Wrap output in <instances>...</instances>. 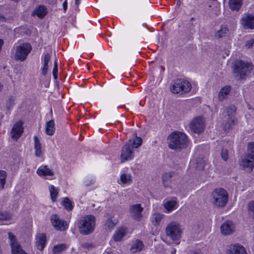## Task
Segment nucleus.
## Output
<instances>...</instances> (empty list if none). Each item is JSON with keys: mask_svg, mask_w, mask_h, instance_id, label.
I'll return each mask as SVG.
<instances>
[{"mask_svg": "<svg viewBox=\"0 0 254 254\" xmlns=\"http://www.w3.org/2000/svg\"><path fill=\"white\" fill-rule=\"evenodd\" d=\"M168 146L176 151H181L188 146L189 139L184 133L176 131L171 133L168 137Z\"/></svg>", "mask_w": 254, "mask_h": 254, "instance_id": "f257e3e1", "label": "nucleus"}, {"mask_svg": "<svg viewBox=\"0 0 254 254\" xmlns=\"http://www.w3.org/2000/svg\"><path fill=\"white\" fill-rule=\"evenodd\" d=\"M253 69V65L251 63L238 60L235 62L233 74L237 80H245L251 73Z\"/></svg>", "mask_w": 254, "mask_h": 254, "instance_id": "f03ea898", "label": "nucleus"}, {"mask_svg": "<svg viewBox=\"0 0 254 254\" xmlns=\"http://www.w3.org/2000/svg\"><path fill=\"white\" fill-rule=\"evenodd\" d=\"M236 107L234 105H231L223 109L222 113L223 128L226 131H228L235 125L236 120L235 115L236 112Z\"/></svg>", "mask_w": 254, "mask_h": 254, "instance_id": "7ed1b4c3", "label": "nucleus"}, {"mask_svg": "<svg viewBox=\"0 0 254 254\" xmlns=\"http://www.w3.org/2000/svg\"><path fill=\"white\" fill-rule=\"evenodd\" d=\"M96 218L92 215H87L81 217L78 221L77 227L80 234L88 235L95 229Z\"/></svg>", "mask_w": 254, "mask_h": 254, "instance_id": "20e7f679", "label": "nucleus"}, {"mask_svg": "<svg viewBox=\"0 0 254 254\" xmlns=\"http://www.w3.org/2000/svg\"><path fill=\"white\" fill-rule=\"evenodd\" d=\"M165 230L167 236L176 244H179L183 233L181 225L177 222L172 221L167 225Z\"/></svg>", "mask_w": 254, "mask_h": 254, "instance_id": "39448f33", "label": "nucleus"}, {"mask_svg": "<svg viewBox=\"0 0 254 254\" xmlns=\"http://www.w3.org/2000/svg\"><path fill=\"white\" fill-rule=\"evenodd\" d=\"M213 204L220 207H224L228 201V194L227 191L223 188L215 189L212 192Z\"/></svg>", "mask_w": 254, "mask_h": 254, "instance_id": "423d86ee", "label": "nucleus"}, {"mask_svg": "<svg viewBox=\"0 0 254 254\" xmlns=\"http://www.w3.org/2000/svg\"><path fill=\"white\" fill-rule=\"evenodd\" d=\"M191 88V84L188 81L182 78L174 80L170 87L171 91L175 94L179 93L183 94L189 92Z\"/></svg>", "mask_w": 254, "mask_h": 254, "instance_id": "0eeeda50", "label": "nucleus"}, {"mask_svg": "<svg viewBox=\"0 0 254 254\" xmlns=\"http://www.w3.org/2000/svg\"><path fill=\"white\" fill-rule=\"evenodd\" d=\"M31 50L32 47L29 43H24L20 44L16 47L15 59L21 62L25 61Z\"/></svg>", "mask_w": 254, "mask_h": 254, "instance_id": "6e6552de", "label": "nucleus"}, {"mask_svg": "<svg viewBox=\"0 0 254 254\" xmlns=\"http://www.w3.org/2000/svg\"><path fill=\"white\" fill-rule=\"evenodd\" d=\"M190 129L194 133H200L205 128L204 120L202 117H197L192 120L189 125Z\"/></svg>", "mask_w": 254, "mask_h": 254, "instance_id": "1a4fd4ad", "label": "nucleus"}, {"mask_svg": "<svg viewBox=\"0 0 254 254\" xmlns=\"http://www.w3.org/2000/svg\"><path fill=\"white\" fill-rule=\"evenodd\" d=\"M134 156L133 147L131 145V139L125 143L123 146L121 155V161L124 162L130 160Z\"/></svg>", "mask_w": 254, "mask_h": 254, "instance_id": "9d476101", "label": "nucleus"}, {"mask_svg": "<svg viewBox=\"0 0 254 254\" xmlns=\"http://www.w3.org/2000/svg\"><path fill=\"white\" fill-rule=\"evenodd\" d=\"M241 24L244 29H254V14L245 13L241 19Z\"/></svg>", "mask_w": 254, "mask_h": 254, "instance_id": "9b49d317", "label": "nucleus"}, {"mask_svg": "<svg viewBox=\"0 0 254 254\" xmlns=\"http://www.w3.org/2000/svg\"><path fill=\"white\" fill-rule=\"evenodd\" d=\"M51 222L54 227L57 230L64 231L67 228V225L64 220L60 219L56 214L52 215Z\"/></svg>", "mask_w": 254, "mask_h": 254, "instance_id": "f8f14e48", "label": "nucleus"}, {"mask_svg": "<svg viewBox=\"0 0 254 254\" xmlns=\"http://www.w3.org/2000/svg\"><path fill=\"white\" fill-rule=\"evenodd\" d=\"M226 254H248L245 247L239 244L230 245L227 249Z\"/></svg>", "mask_w": 254, "mask_h": 254, "instance_id": "ddd939ff", "label": "nucleus"}, {"mask_svg": "<svg viewBox=\"0 0 254 254\" xmlns=\"http://www.w3.org/2000/svg\"><path fill=\"white\" fill-rule=\"evenodd\" d=\"M220 230L222 235H230L235 231V225L232 221L227 220L221 225Z\"/></svg>", "mask_w": 254, "mask_h": 254, "instance_id": "4468645a", "label": "nucleus"}, {"mask_svg": "<svg viewBox=\"0 0 254 254\" xmlns=\"http://www.w3.org/2000/svg\"><path fill=\"white\" fill-rule=\"evenodd\" d=\"M22 127V123L17 122L13 126L11 131V136L13 139L17 140L22 135L23 130Z\"/></svg>", "mask_w": 254, "mask_h": 254, "instance_id": "2eb2a0df", "label": "nucleus"}, {"mask_svg": "<svg viewBox=\"0 0 254 254\" xmlns=\"http://www.w3.org/2000/svg\"><path fill=\"white\" fill-rule=\"evenodd\" d=\"M143 208L140 204H136L131 206L130 208V213L135 219L139 220L142 217L141 212Z\"/></svg>", "mask_w": 254, "mask_h": 254, "instance_id": "dca6fc26", "label": "nucleus"}, {"mask_svg": "<svg viewBox=\"0 0 254 254\" xmlns=\"http://www.w3.org/2000/svg\"><path fill=\"white\" fill-rule=\"evenodd\" d=\"M36 246L37 249L42 251L45 248L47 240L46 235L44 234H39L36 238Z\"/></svg>", "mask_w": 254, "mask_h": 254, "instance_id": "f3484780", "label": "nucleus"}, {"mask_svg": "<svg viewBox=\"0 0 254 254\" xmlns=\"http://www.w3.org/2000/svg\"><path fill=\"white\" fill-rule=\"evenodd\" d=\"M37 173L38 175L40 176H53L54 175V172L50 168H49L47 165L40 166L37 169Z\"/></svg>", "mask_w": 254, "mask_h": 254, "instance_id": "a211bd4d", "label": "nucleus"}, {"mask_svg": "<svg viewBox=\"0 0 254 254\" xmlns=\"http://www.w3.org/2000/svg\"><path fill=\"white\" fill-rule=\"evenodd\" d=\"M175 172L165 173L162 175V183L165 188L169 187L170 185L171 179L175 175Z\"/></svg>", "mask_w": 254, "mask_h": 254, "instance_id": "6ab92c4d", "label": "nucleus"}, {"mask_svg": "<svg viewBox=\"0 0 254 254\" xmlns=\"http://www.w3.org/2000/svg\"><path fill=\"white\" fill-rule=\"evenodd\" d=\"M229 31L228 27L226 25H221L219 30L217 31L215 34V37L217 39H220L227 35Z\"/></svg>", "mask_w": 254, "mask_h": 254, "instance_id": "aec40b11", "label": "nucleus"}, {"mask_svg": "<svg viewBox=\"0 0 254 254\" xmlns=\"http://www.w3.org/2000/svg\"><path fill=\"white\" fill-rule=\"evenodd\" d=\"M48 11L45 6L41 5L36 8L33 11V14L36 15L40 18H43L47 14Z\"/></svg>", "mask_w": 254, "mask_h": 254, "instance_id": "412c9836", "label": "nucleus"}, {"mask_svg": "<svg viewBox=\"0 0 254 254\" xmlns=\"http://www.w3.org/2000/svg\"><path fill=\"white\" fill-rule=\"evenodd\" d=\"M144 246L142 242L139 240H136L131 246L130 251L132 253H135L137 252L141 251Z\"/></svg>", "mask_w": 254, "mask_h": 254, "instance_id": "4be33fe9", "label": "nucleus"}, {"mask_svg": "<svg viewBox=\"0 0 254 254\" xmlns=\"http://www.w3.org/2000/svg\"><path fill=\"white\" fill-rule=\"evenodd\" d=\"M242 0H229V4L232 10L238 11L242 6Z\"/></svg>", "mask_w": 254, "mask_h": 254, "instance_id": "5701e85b", "label": "nucleus"}, {"mask_svg": "<svg viewBox=\"0 0 254 254\" xmlns=\"http://www.w3.org/2000/svg\"><path fill=\"white\" fill-rule=\"evenodd\" d=\"M230 91V87L226 86L223 87L219 92L218 98L220 101L226 99Z\"/></svg>", "mask_w": 254, "mask_h": 254, "instance_id": "b1692460", "label": "nucleus"}, {"mask_svg": "<svg viewBox=\"0 0 254 254\" xmlns=\"http://www.w3.org/2000/svg\"><path fill=\"white\" fill-rule=\"evenodd\" d=\"M55 123L53 120L47 122L46 127V133L49 135H52L55 132Z\"/></svg>", "mask_w": 254, "mask_h": 254, "instance_id": "393cba45", "label": "nucleus"}, {"mask_svg": "<svg viewBox=\"0 0 254 254\" xmlns=\"http://www.w3.org/2000/svg\"><path fill=\"white\" fill-rule=\"evenodd\" d=\"M126 234V229L124 228H121L116 231L114 234L113 238L115 241L119 242L122 240L123 238Z\"/></svg>", "mask_w": 254, "mask_h": 254, "instance_id": "a878e982", "label": "nucleus"}, {"mask_svg": "<svg viewBox=\"0 0 254 254\" xmlns=\"http://www.w3.org/2000/svg\"><path fill=\"white\" fill-rule=\"evenodd\" d=\"M34 149L35 150V155L37 157H40L42 154L41 144L37 136H34Z\"/></svg>", "mask_w": 254, "mask_h": 254, "instance_id": "bb28decb", "label": "nucleus"}, {"mask_svg": "<svg viewBox=\"0 0 254 254\" xmlns=\"http://www.w3.org/2000/svg\"><path fill=\"white\" fill-rule=\"evenodd\" d=\"M164 217V215L161 213H155L151 218V222L153 225L158 226Z\"/></svg>", "mask_w": 254, "mask_h": 254, "instance_id": "cd10ccee", "label": "nucleus"}, {"mask_svg": "<svg viewBox=\"0 0 254 254\" xmlns=\"http://www.w3.org/2000/svg\"><path fill=\"white\" fill-rule=\"evenodd\" d=\"M51 60V56L47 53L44 55V65L42 69V73L43 75H46L47 73L48 69V63Z\"/></svg>", "mask_w": 254, "mask_h": 254, "instance_id": "c85d7f7f", "label": "nucleus"}, {"mask_svg": "<svg viewBox=\"0 0 254 254\" xmlns=\"http://www.w3.org/2000/svg\"><path fill=\"white\" fill-rule=\"evenodd\" d=\"M67 249V246L64 244H61L53 247L52 252L53 254H60Z\"/></svg>", "mask_w": 254, "mask_h": 254, "instance_id": "c756f323", "label": "nucleus"}, {"mask_svg": "<svg viewBox=\"0 0 254 254\" xmlns=\"http://www.w3.org/2000/svg\"><path fill=\"white\" fill-rule=\"evenodd\" d=\"M245 158L243 159L241 162V165L244 168H247L252 170L254 167V159Z\"/></svg>", "mask_w": 254, "mask_h": 254, "instance_id": "7c9ffc66", "label": "nucleus"}, {"mask_svg": "<svg viewBox=\"0 0 254 254\" xmlns=\"http://www.w3.org/2000/svg\"><path fill=\"white\" fill-rule=\"evenodd\" d=\"M177 203V202L176 200H171L165 202L164 204V206L168 211L170 212L176 208Z\"/></svg>", "mask_w": 254, "mask_h": 254, "instance_id": "2f4dec72", "label": "nucleus"}, {"mask_svg": "<svg viewBox=\"0 0 254 254\" xmlns=\"http://www.w3.org/2000/svg\"><path fill=\"white\" fill-rule=\"evenodd\" d=\"M62 204L67 211H71L73 209L72 201L68 198L65 197L62 202Z\"/></svg>", "mask_w": 254, "mask_h": 254, "instance_id": "473e14b6", "label": "nucleus"}, {"mask_svg": "<svg viewBox=\"0 0 254 254\" xmlns=\"http://www.w3.org/2000/svg\"><path fill=\"white\" fill-rule=\"evenodd\" d=\"M247 156L250 159H254V141L248 144Z\"/></svg>", "mask_w": 254, "mask_h": 254, "instance_id": "72a5a7b5", "label": "nucleus"}, {"mask_svg": "<svg viewBox=\"0 0 254 254\" xmlns=\"http://www.w3.org/2000/svg\"><path fill=\"white\" fill-rule=\"evenodd\" d=\"M120 180L124 184H130L132 182V177L129 175L123 174L120 177Z\"/></svg>", "mask_w": 254, "mask_h": 254, "instance_id": "f704fd0d", "label": "nucleus"}, {"mask_svg": "<svg viewBox=\"0 0 254 254\" xmlns=\"http://www.w3.org/2000/svg\"><path fill=\"white\" fill-rule=\"evenodd\" d=\"M49 190L50 192V195L51 199L53 201H55L58 194V190L53 185H50L49 187Z\"/></svg>", "mask_w": 254, "mask_h": 254, "instance_id": "c9c22d12", "label": "nucleus"}, {"mask_svg": "<svg viewBox=\"0 0 254 254\" xmlns=\"http://www.w3.org/2000/svg\"><path fill=\"white\" fill-rule=\"evenodd\" d=\"M6 173L4 171H0V190L4 188L5 184Z\"/></svg>", "mask_w": 254, "mask_h": 254, "instance_id": "e433bc0d", "label": "nucleus"}, {"mask_svg": "<svg viewBox=\"0 0 254 254\" xmlns=\"http://www.w3.org/2000/svg\"><path fill=\"white\" fill-rule=\"evenodd\" d=\"M142 139L140 137L136 136L135 138L131 140V145L133 148H138L142 144Z\"/></svg>", "mask_w": 254, "mask_h": 254, "instance_id": "4c0bfd02", "label": "nucleus"}, {"mask_svg": "<svg viewBox=\"0 0 254 254\" xmlns=\"http://www.w3.org/2000/svg\"><path fill=\"white\" fill-rule=\"evenodd\" d=\"M248 211L250 217L254 219V200H252L248 203Z\"/></svg>", "mask_w": 254, "mask_h": 254, "instance_id": "58836bf2", "label": "nucleus"}, {"mask_svg": "<svg viewBox=\"0 0 254 254\" xmlns=\"http://www.w3.org/2000/svg\"><path fill=\"white\" fill-rule=\"evenodd\" d=\"M12 217V214L6 211H0V220H8Z\"/></svg>", "mask_w": 254, "mask_h": 254, "instance_id": "ea45409f", "label": "nucleus"}, {"mask_svg": "<svg viewBox=\"0 0 254 254\" xmlns=\"http://www.w3.org/2000/svg\"><path fill=\"white\" fill-rule=\"evenodd\" d=\"M11 251L12 254H27L26 253L21 249L20 245H17V246L13 247V248H11Z\"/></svg>", "mask_w": 254, "mask_h": 254, "instance_id": "a19ab883", "label": "nucleus"}, {"mask_svg": "<svg viewBox=\"0 0 254 254\" xmlns=\"http://www.w3.org/2000/svg\"><path fill=\"white\" fill-rule=\"evenodd\" d=\"M58 61H57V59H56L54 62V68H53V74L54 77L55 79H57V78H58Z\"/></svg>", "mask_w": 254, "mask_h": 254, "instance_id": "79ce46f5", "label": "nucleus"}, {"mask_svg": "<svg viewBox=\"0 0 254 254\" xmlns=\"http://www.w3.org/2000/svg\"><path fill=\"white\" fill-rule=\"evenodd\" d=\"M221 155L223 160H227L228 158V150L227 148H225V147H224L222 148Z\"/></svg>", "mask_w": 254, "mask_h": 254, "instance_id": "37998d69", "label": "nucleus"}, {"mask_svg": "<svg viewBox=\"0 0 254 254\" xmlns=\"http://www.w3.org/2000/svg\"><path fill=\"white\" fill-rule=\"evenodd\" d=\"M15 99L13 96L9 97L8 100L6 102V108L10 109L14 105Z\"/></svg>", "mask_w": 254, "mask_h": 254, "instance_id": "c03bdc74", "label": "nucleus"}, {"mask_svg": "<svg viewBox=\"0 0 254 254\" xmlns=\"http://www.w3.org/2000/svg\"><path fill=\"white\" fill-rule=\"evenodd\" d=\"M254 45V39H251L245 42V46L247 49L251 48Z\"/></svg>", "mask_w": 254, "mask_h": 254, "instance_id": "a18cd8bd", "label": "nucleus"}, {"mask_svg": "<svg viewBox=\"0 0 254 254\" xmlns=\"http://www.w3.org/2000/svg\"><path fill=\"white\" fill-rule=\"evenodd\" d=\"M10 245L11 247V248H13V247H15V246H17V245H19L17 241V239L16 238H15L14 239H12V240H10Z\"/></svg>", "mask_w": 254, "mask_h": 254, "instance_id": "49530a36", "label": "nucleus"}, {"mask_svg": "<svg viewBox=\"0 0 254 254\" xmlns=\"http://www.w3.org/2000/svg\"><path fill=\"white\" fill-rule=\"evenodd\" d=\"M82 246V247H83L84 248L88 249V248H90L93 247L94 245L92 243H85L83 244Z\"/></svg>", "mask_w": 254, "mask_h": 254, "instance_id": "de8ad7c7", "label": "nucleus"}, {"mask_svg": "<svg viewBox=\"0 0 254 254\" xmlns=\"http://www.w3.org/2000/svg\"><path fill=\"white\" fill-rule=\"evenodd\" d=\"M8 238L9 239V240H12V239H14L15 237V236H14V235L13 234H12V233H8Z\"/></svg>", "mask_w": 254, "mask_h": 254, "instance_id": "09e8293b", "label": "nucleus"}, {"mask_svg": "<svg viewBox=\"0 0 254 254\" xmlns=\"http://www.w3.org/2000/svg\"><path fill=\"white\" fill-rule=\"evenodd\" d=\"M63 6L64 10V11H65L67 9V2L66 0H65L63 2Z\"/></svg>", "mask_w": 254, "mask_h": 254, "instance_id": "8fccbe9b", "label": "nucleus"}, {"mask_svg": "<svg viewBox=\"0 0 254 254\" xmlns=\"http://www.w3.org/2000/svg\"><path fill=\"white\" fill-rule=\"evenodd\" d=\"M193 254H202V253L200 250H196L193 252Z\"/></svg>", "mask_w": 254, "mask_h": 254, "instance_id": "3c124183", "label": "nucleus"}, {"mask_svg": "<svg viewBox=\"0 0 254 254\" xmlns=\"http://www.w3.org/2000/svg\"><path fill=\"white\" fill-rule=\"evenodd\" d=\"M79 1L80 0H75V4L77 7H78L79 4Z\"/></svg>", "mask_w": 254, "mask_h": 254, "instance_id": "603ef678", "label": "nucleus"}, {"mask_svg": "<svg viewBox=\"0 0 254 254\" xmlns=\"http://www.w3.org/2000/svg\"><path fill=\"white\" fill-rule=\"evenodd\" d=\"M5 19V18L3 16H2V15L0 16V21H4Z\"/></svg>", "mask_w": 254, "mask_h": 254, "instance_id": "864d4df0", "label": "nucleus"}, {"mask_svg": "<svg viewBox=\"0 0 254 254\" xmlns=\"http://www.w3.org/2000/svg\"><path fill=\"white\" fill-rule=\"evenodd\" d=\"M176 249H173V250L171 251V254H175L176 253Z\"/></svg>", "mask_w": 254, "mask_h": 254, "instance_id": "5fc2aeb1", "label": "nucleus"}, {"mask_svg": "<svg viewBox=\"0 0 254 254\" xmlns=\"http://www.w3.org/2000/svg\"><path fill=\"white\" fill-rule=\"evenodd\" d=\"M180 3H181L180 0H178V1H177V6H180Z\"/></svg>", "mask_w": 254, "mask_h": 254, "instance_id": "6e6d98bb", "label": "nucleus"}, {"mask_svg": "<svg viewBox=\"0 0 254 254\" xmlns=\"http://www.w3.org/2000/svg\"><path fill=\"white\" fill-rule=\"evenodd\" d=\"M1 88H2V85L0 83V91L1 90Z\"/></svg>", "mask_w": 254, "mask_h": 254, "instance_id": "4d7b16f0", "label": "nucleus"}, {"mask_svg": "<svg viewBox=\"0 0 254 254\" xmlns=\"http://www.w3.org/2000/svg\"><path fill=\"white\" fill-rule=\"evenodd\" d=\"M107 221H110V222H111L112 221L111 220H109V219H108Z\"/></svg>", "mask_w": 254, "mask_h": 254, "instance_id": "13d9d810", "label": "nucleus"}, {"mask_svg": "<svg viewBox=\"0 0 254 254\" xmlns=\"http://www.w3.org/2000/svg\"><path fill=\"white\" fill-rule=\"evenodd\" d=\"M193 19H194V18H193V17H192V18H191V20H193Z\"/></svg>", "mask_w": 254, "mask_h": 254, "instance_id": "bf43d9fd", "label": "nucleus"}]
</instances>
